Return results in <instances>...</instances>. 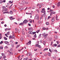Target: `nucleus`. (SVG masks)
Here are the masks:
<instances>
[{"label": "nucleus", "mask_w": 60, "mask_h": 60, "mask_svg": "<svg viewBox=\"0 0 60 60\" xmlns=\"http://www.w3.org/2000/svg\"><path fill=\"white\" fill-rule=\"evenodd\" d=\"M10 51H12V48H11L10 49Z\"/></svg>", "instance_id": "nucleus-49"}, {"label": "nucleus", "mask_w": 60, "mask_h": 60, "mask_svg": "<svg viewBox=\"0 0 60 60\" xmlns=\"http://www.w3.org/2000/svg\"><path fill=\"white\" fill-rule=\"evenodd\" d=\"M2 55V56H5V54L3 53L1 54Z\"/></svg>", "instance_id": "nucleus-15"}, {"label": "nucleus", "mask_w": 60, "mask_h": 60, "mask_svg": "<svg viewBox=\"0 0 60 60\" xmlns=\"http://www.w3.org/2000/svg\"><path fill=\"white\" fill-rule=\"evenodd\" d=\"M10 19L11 20H13V19H15V18H12V16L10 17Z\"/></svg>", "instance_id": "nucleus-7"}, {"label": "nucleus", "mask_w": 60, "mask_h": 60, "mask_svg": "<svg viewBox=\"0 0 60 60\" xmlns=\"http://www.w3.org/2000/svg\"><path fill=\"white\" fill-rule=\"evenodd\" d=\"M57 44H55L54 45V46L55 47H56L57 46Z\"/></svg>", "instance_id": "nucleus-48"}, {"label": "nucleus", "mask_w": 60, "mask_h": 60, "mask_svg": "<svg viewBox=\"0 0 60 60\" xmlns=\"http://www.w3.org/2000/svg\"><path fill=\"white\" fill-rule=\"evenodd\" d=\"M4 39L5 40H7V39L6 37H4Z\"/></svg>", "instance_id": "nucleus-37"}, {"label": "nucleus", "mask_w": 60, "mask_h": 60, "mask_svg": "<svg viewBox=\"0 0 60 60\" xmlns=\"http://www.w3.org/2000/svg\"><path fill=\"white\" fill-rule=\"evenodd\" d=\"M49 56H50V54L49 53H48L47 54Z\"/></svg>", "instance_id": "nucleus-33"}, {"label": "nucleus", "mask_w": 60, "mask_h": 60, "mask_svg": "<svg viewBox=\"0 0 60 60\" xmlns=\"http://www.w3.org/2000/svg\"><path fill=\"white\" fill-rule=\"evenodd\" d=\"M28 3H29V2H27L26 1L25 2V4H28Z\"/></svg>", "instance_id": "nucleus-38"}, {"label": "nucleus", "mask_w": 60, "mask_h": 60, "mask_svg": "<svg viewBox=\"0 0 60 60\" xmlns=\"http://www.w3.org/2000/svg\"><path fill=\"white\" fill-rule=\"evenodd\" d=\"M33 34H36V32H33Z\"/></svg>", "instance_id": "nucleus-50"}, {"label": "nucleus", "mask_w": 60, "mask_h": 60, "mask_svg": "<svg viewBox=\"0 0 60 60\" xmlns=\"http://www.w3.org/2000/svg\"><path fill=\"white\" fill-rule=\"evenodd\" d=\"M36 37H37L36 34H35L34 35V37H35V38H36Z\"/></svg>", "instance_id": "nucleus-34"}, {"label": "nucleus", "mask_w": 60, "mask_h": 60, "mask_svg": "<svg viewBox=\"0 0 60 60\" xmlns=\"http://www.w3.org/2000/svg\"><path fill=\"white\" fill-rule=\"evenodd\" d=\"M29 30L30 31H32V28H29Z\"/></svg>", "instance_id": "nucleus-20"}, {"label": "nucleus", "mask_w": 60, "mask_h": 60, "mask_svg": "<svg viewBox=\"0 0 60 60\" xmlns=\"http://www.w3.org/2000/svg\"><path fill=\"white\" fill-rule=\"evenodd\" d=\"M34 51H37V49H34Z\"/></svg>", "instance_id": "nucleus-60"}, {"label": "nucleus", "mask_w": 60, "mask_h": 60, "mask_svg": "<svg viewBox=\"0 0 60 60\" xmlns=\"http://www.w3.org/2000/svg\"><path fill=\"white\" fill-rule=\"evenodd\" d=\"M38 47L40 49H41V46L39 45H38Z\"/></svg>", "instance_id": "nucleus-19"}, {"label": "nucleus", "mask_w": 60, "mask_h": 60, "mask_svg": "<svg viewBox=\"0 0 60 60\" xmlns=\"http://www.w3.org/2000/svg\"><path fill=\"white\" fill-rule=\"evenodd\" d=\"M39 44H36L35 45V47H38V46H39Z\"/></svg>", "instance_id": "nucleus-16"}, {"label": "nucleus", "mask_w": 60, "mask_h": 60, "mask_svg": "<svg viewBox=\"0 0 60 60\" xmlns=\"http://www.w3.org/2000/svg\"><path fill=\"white\" fill-rule=\"evenodd\" d=\"M31 43V41H29L28 42V43H26V45H30Z\"/></svg>", "instance_id": "nucleus-4"}, {"label": "nucleus", "mask_w": 60, "mask_h": 60, "mask_svg": "<svg viewBox=\"0 0 60 60\" xmlns=\"http://www.w3.org/2000/svg\"><path fill=\"white\" fill-rule=\"evenodd\" d=\"M0 49H3V46H1L0 47Z\"/></svg>", "instance_id": "nucleus-21"}, {"label": "nucleus", "mask_w": 60, "mask_h": 60, "mask_svg": "<svg viewBox=\"0 0 60 60\" xmlns=\"http://www.w3.org/2000/svg\"><path fill=\"white\" fill-rule=\"evenodd\" d=\"M23 23L24 24H26L27 22H28V21L26 20H25L23 22Z\"/></svg>", "instance_id": "nucleus-3"}, {"label": "nucleus", "mask_w": 60, "mask_h": 60, "mask_svg": "<svg viewBox=\"0 0 60 60\" xmlns=\"http://www.w3.org/2000/svg\"><path fill=\"white\" fill-rule=\"evenodd\" d=\"M19 45H18L17 46V47H16L17 49V48H18V47H19Z\"/></svg>", "instance_id": "nucleus-54"}, {"label": "nucleus", "mask_w": 60, "mask_h": 60, "mask_svg": "<svg viewBox=\"0 0 60 60\" xmlns=\"http://www.w3.org/2000/svg\"><path fill=\"white\" fill-rule=\"evenodd\" d=\"M38 23L40 24V23H41V21H39L38 22Z\"/></svg>", "instance_id": "nucleus-47"}, {"label": "nucleus", "mask_w": 60, "mask_h": 60, "mask_svg": "<svg viewBox=\"0 0 60 60\" xmlns=\"http://www.w3.org/2000/svg\"><path fill=\"white\" fill-rule=\"evenodd\" d=\"M3 43V41H1L0 43V44H2Z\"/></svg>", "instance_id": "nucleus-43"}, {"label": "nucleus", "mask_w": 60, "mask_h": 60, "mask_svg": "<svg viewBox=\"0 0 60 60\" xmlns=\"http://www.w3.org/2000/svg\"><path fill=\"white\" fill-rule=\"evenodd\" d=\"M13 10L14 12H16V10H15V9H13Z\"/></svg>", "instance_id": "nucleus-39"}, {"label": "nucleus", "mask_w": 60, "mask_h": 60, "mask_svg": "<svg viewBox=\"0 0 60 60\" xmlns=\"http://www.w3.org/2000/svg\"><path fill=\"white\" fill-rule=\"evenodd\" d=\"M22 3H24V4H25V1H24V0H22Z\"/></svg>", "instance_id": "nucleus-41"}, {"label": "nucleus", "mask_w": 60, "mask_h": 60, "mask_svg": "<svg viewBox=\"0 0 60 60\" xmlns=\"http://www.w3.org/2000/svg\"><path fill=\"white\" fill-rule=\"evenodd\" d=\"M57 47H60V44L59 45L57 46Z\"/></svg>", "instance_id": "nucleus-53"}, {"label": "nucleus", "mask_w": 60, "mask_h": 60, "mask_svg": "<svg viewBox=\"0 0 60 60\" xmlns=\"http://www.w3.org/2000/svg\"><path fill=\"white\" fill-rule=\"evenodd\" d=\"M28 59V57L27 58H24L23 59V60H27V59Z\"/></svg>", "instance_id": "nucleus-22"}, {"label": "nucleus", "mask_w": 60, "mask_h": 60, "mask_svg": "<svg viewBox=\"0 0 60 60\" xmlns=\"http://www.w3.org/2000/svg\"><path fill=\"white\" fill-rule=\"evenodd\" d=\"M43 30H46V28L44 27L43 28Z\"/></svg>", "instance_id": "nucleus-51"}, {"label": "nucleus", "mask_w": 60, "mask_h": 60, "mask_svg": "<svg viewBox=\"0 0 60 60\" xmlns=\"http://www.w3.org/2000/svg\"><path fill=\"white\" fill-rule=\"evenodd\" d=\"M6 7H5L3 6L2 7V9L3 10H4L5 9Z\"/></svg>", "instance_id": "nucleus-12"}, {"label": "nucleus", "mask_w": 60, "mask_h": 60, "mask_svg": "<svg viewBox=\"0 0 60 60\" xmlns=\"http://www.w3.org/2000/svg\"><path fill=\"white\" fill-rule=\"evenodd\" d=\"M41 34H40L38 38H40L41 37Z\"/></svg>", "instance_id": "nucleus-27"}, {"label": "nucleus", "mask_w": 60, "mask_h": 60, "mask_svg": "<svg viewBox=\"0 0 60 60\" xmlns=\"http://www.w3.org/2000/svg\"><path fill=\"white\" fill-rule=\"evenodd\" d=\"M30 34H33V32L31 31V32H30Z\"/></svg>", "instance_id": "nucleus-55"}, {"label": "nucleus", "mask_w": 60, "mask_h": 60, "mask_svg": "<svg viewBox=\"0 0 60 60\" xmlns=\"http://www.w3.org/2000/svg\"><path fill=\"white\" fill-rule=\"evenodd\" d=\"M55 38H56V39H57V38H58V36L56 35L55 37Z\"/></svg>", "instance_id": "nucleus-17"}, {"label": "nucleus", "mask_w": 60, "mask_h": 60, "mask_svg": "<svg viewBox=\"0 0 60 60\" xmlns=\"http://www.w3.org/2000/svg\"><path fill=\"white\" fill-rule=\"evenodd\" d=\"M9 52L10 53V54H11L12 55H13V53H12V52H11L10 51Z\"/></svg>", "instance_id": "nucleus-30"}, {"label": "nucleus", "mask_w": 60, "mask_h": 60, "mask_svg": "<svg viewBox=\"0 0 60 60\" xmlns=\"http://www.w3.org/2000/svg\"><path fill=\"white\" fill-rule=\"evenodd\" d=\"M3 2V0H0V4H2Z\"/></svg>", "instance_id": "nucleus-24"}, {"label": "nucleus", "mask_w": 60, "mask_h": 60, "mask_svg": "<svg viewBox=\"0 0 60 60\" xmlns=\"http://www.w3.org/2000/svg\"><path fill=\"white\" fill-rule=\"evenodd\" d=\"M5 0H3V2L4 3H5Z\"/></svg>", "instance_id": "nucleus-58"}, {"label": "nucleus", "mask_w": 60, "mask_h": 60, "mask_svg": "<svg viewBox=\"0 0 60 60\" xmlns=\"http://www.w3.org/2000/svg\"><path fill=\"white\" fill-rule=\"evenodd\" d=\"M39 6V7L40 8H41V5H40Z\"/></svg>", "instance_id": "nucleus-63"}, {"label": "nucleus", "mask_w": 60, "mask_h": 60, "mask_svg": "<svg viewBox=\"0 0 60 60\" xmlns=\"http://www.w3.org/2000/svg\"><path fill=\"white\" fill-rule=\"evenodd\" d=\"M26 52L27 53L26 56H30V55H31V53L29 52H27L26 51Z\"/></svg>", "instance_id": "nucleus-5"}, {"label": "nucleus", "mask_w": 60, "mask_h": 60, "mask_svg": "<svg viewBox=\"0 0 60 60\" xmlns=\"http://www.w3.org/2000/svg\"><path fill=\"white\" fill-rule=\"evenodd\" d=\"M19 3H20V4H22L23 5V4L22 3H20V2H19Z\"/></svg>", "instance_id": "nucleus-56"}, {"label": "nucleus", "mask_w": 60, "mask_h": 60, "mask_svg": "<svg viewBox=\"0 0 60 60\" xmlns=\"http://www.w3.org/2000/svg\"><path fill=\"white\" fill-rule=\"evenodd\" d=\"M52 14H55V13H56V12L54 11H52Z\"/></svg>", "instance_id": "nucleus-29"}, {"label": "nucleus", "mask_w": 60, "mask_h": 60, "mask_svg": "<svg viewBox=\"0 0 60 60\" xmlns=\"http://www.w3.org/2000/svg\"><path fill=\"white\" fill-rule=\"evenodd\" d=\"M10 31H9L7 33V35H9V34H10Z\"/></svg>", "instance_id": "nucleus-25"}, {"label": "nucleus", "mask_w": 60, "mask_h": 60, "mask_svg": "<svg viewBox=\"0 0 60 60\" xmlns=\"http://www.w3.org/2000/svg\"><path fill=\"white\" fill-rule=\"evenodd\" d=\"M54 19V17H53L52 18V19L51 20V21L52 22H54V21H55Z\"/></svg>", "instance_id": "nucleus-6"}, {"label": "nucleus", "mask_w": 60, "mask_h": 60, "mask_svg": "<svg viewBox=\"0 0 60 60\" xmlns=\"http://www.w3.org/2000/svg\"><path fill=\"white\" fill-rule=\"evenodd\" d=\"M1 34H0V39H2V37H1Z\"/></svg>", "instance_id": "nucleus-40"}, {"label": "nucleus", "mask_w": 60, "mask_h": 60, "mask_svg": "<svg viewBox=\"0 0 60 60\" xmlns=\"http://www.w3.org/2000/svg\"><path fill=\"white\" fill-rule=\"evenodd\" d=\"M5 35L6 36V37H8V36H7V34H5Z\"/></svg>", "instance_id": "nucleus-57"}, {"label": "nucleus", "mask_w": 60, "mask_h": 60, "mask_svg": "<svg viewBox=\"0 0 60 60\" xmlns=\"http://www.w3.org/2000/svg\"><path fill=\"white\" fill-rule=\"evenodd\" d=\"M18 34H19L20 33V30L18 29Z\"/></svg>", "instance_id": "nucleus-13"}, {"label": "nucleus", "mask_w": 60, "mask_h": 60, "mask_svg": "<svg viewBox=\"0 0 60 60\" xmlns=\"http://www.w3.org/2000/svg\"><path fill=\"white\" fill-rule=\"evenodd\" d=\"M9 39H10L11 38H12V39H13L12 38V36H9Z\"/></svg>", "instance_id": "nucleus-26"}, {"label": "nucleus", "mask_w": 60, "mask_h": 60, "mask_svg": "<svg viewBox=\"0 0 60 60\" xmlns=\"http://www.w3.org/2000/svg\"><path fill=\"white\" fill-rule=\"evenodd\" d=\"M40 30H37L36 31V33H39V32H40Z\"/></svg>", "instance_id": "nucleus-18"}, {"label": "nucleus", "mask_w": 60, "mask_h": 60, "mask_svg": "<svg viewBox=\"0 0 60 60\" xmlns=\"http://www.w3.org/2000/svg\"><path fill=\"white\" fill-rule=\"evenodd\" d=\"M5 49H7L8 48V46H6L5 47Z\"/></svg>", "instance_id": "nucleus-45"}, {"label": "nucleus", "mask_w": 60, "mask_h": 60, "mask_svg": "<svg viewBox=\"0 0 60 60\" xmlns=\"http://www.w3.org/2000/svg\"><path fill=\"white\" fill-rule=\"evenodd\" d=\"M39 15L37 14L36 15L35 17V19H37L38 20L39 19Z\"/></svg>", "instance_id": "nucleus-2"}, {"label": "nucleus", "mask_w": 60, "mask_h": 60, "mask_svg": "<svg viewBox=\"0 0 60 60\" xmlns=\"http://www.w3.org/2000/svg\"><path fill=\"white\" fill-rule=\"evenodd\" d=\"M28 25L29 26H31V24L29 23H28Z\"/></svg>", "instance_id": "nucleus-64"}, {"label": "nucleus", "mask_w": 60, "mask_h": 60, "mask_svg": "<svg viewBox=\"0 0 60 60\" xmlns=\"http://www.w3.org/2000/svg\"><path fill=\"white\" fill-rule=\"evenodd\" d=\"M43 16L44 17H46V14L45 13H44V14Z\"/></svg>", "instance_id": "nucleus-32"}, {"label": "nucleus", "mask_w": 60, "mask_h": 60, "mask_svg": "<svg viewBox=\"0 0 60 60\" xmlns=\"http://www.w3.org/2000/svg\"><path fill=\"white\" fill-rule=\"evenodd\" d=\"M56 42L57 43V44H58L59 43V41H57Z\"/></svg>", "instance_id": "nucleus-59"}, {"label": "nucleus", "mask_w": 60, "mask_h": 60, "mask_svg": "<svg viewBox=\"0 0 60 60\" xmlns=\"http://www.w3.org/2000/svg\"><path fill=\"white\" fill-rule=\"evenodd\" d=\"M22 33L23 35H25V32H24V30L22 29Z\"/></svg>", "instance_id": "nucleus-9"}, {"label": "nucleus", "mask_w": 60, "mask_h": 60, "mask_svg": "<svg viewBox=\"0 0 60 60\" xmlns=\"http://www.w3.org/2000/svg\"><path fill=\"white\" fill-rule=\"evenodd\" d=\"M3 58H4V59H5L6 58V56H4L3 57Z\"/></svg>", "instance_id": "nucleus-28"}, {"label": "nucleus", "mask_w": 60, "mask_h": 60, "mask_svg": "<svg viewBox=\"0 0 60 60\" xmlns=\"http://www.w3.org/2000/svg\"><path fill=\"white\" fill-rule=\"evenodd\" d=\"M5 43L6 44H7V45L9 44V42L7 41H5Z\"/></svg>", "instance_id": "nucleus-8"}, {"label": "nucleus", "mask_w": 60, "mask_h": 60, "mask_svg": "<svg viewBox=\"0 0 60 60\" xmlns=\"http://www.w3.org/2000/svg\"><path fill=\"white\" fill-rule=\"evenodd\" d=\"M46 24L47 25H49V23L48 22H46Z\"/></svg>", "instance_id": "nucleus-42"}, {"label": "nucleus", "mask_w": 60, "mask_h": 60, "mask_svg": "<svg viewBox=\"0 0 60 60\" xmlns=\"http://www.w3.org/2000/svg\"><path fill=\"white\" fill-rule=\"evenodd\" d=\"M32 57L33 55H32V54H31L30 56V57H31V58H32Z\"/></svg>", "instance_id": "nucleus-46"}, {"label": "nucleus", "mask_w": 60, "mask_h": 60, "mask_svg": "<svg viewBox=\"0 0 60 60\" xmlns=\"http://www.w3.org/2000/svg\"><path fill=\"white\" fill-rule=\"evenodd\" d=\"M10 14L11 15H12L13 14V12H12V11H10Z\"/></svg>", "instance_id": "nucleus-10"}, {"label": "nucleus", "mask_w": 60, "mask_h": 60, "mask_svg": "<svg viewBox=\"0 0 60 60\" xmlns=\"http://www.w3.org/2000/svg\"><path fill=\"white\" fill-rule=\"evenodd\" d=\"M48 49V48H45V49L43 50L44 51H46V50H47Z\"/></svg>", "instance_id": "nucleus-14"}, {"label": "nucleus", "mask_w": 60, "mask_h": 60, "mask_svg": "<svg viewBox=\"0 0 60 60\" xmlns=\"http://www.w3.org/2000/svg\"><path fill=\"white\" fill-rule=\"evenodd\" d=\"M4 11H8L7 9H6L4 10Z\"/></svg>", "instance_id": "nucleus-44"}, {"label": "nucleus", "mask_w": 60, "mask_h": 60, "mask_svg": "<svg viewBox=\"0 0 60 60\" xmlns=\"http://www.w3.org/2000/svg\"><path fill=\"white\" fill-rule=\"evenodd\" d=\"M42 35L44 39H46L47 36L48 35V34H46V33H45L42 34Z\"/></svg>", "instance_id": "nucleus-1"}, {"label": "nucleus", "mask_w": 60, "mask_h": 60, "mask_svg": "<svg viewBox=\"0 0 60 60\" xmlns=\"http://www.w3.org/2000/svg\"><path fill=\"white\" fill-rule=\"evenodd\" d=\"M19 25H23V23L22 22L21 23H19Z\"/></svg>", "instance_id": "nucleus-23"}, {"label": "nucleus", "mask_w": 60, "mask_h": 60, "mask_svg": "<svg viewBox=\"0 0 60 60\" xmlns=\"http://www.w3.org/2000/svg\"><path fill=\"white\" fill-rule=\"evenodd\" d=\"M21 41H22V40H23V38H21Z\"/></svg>", "instance_id": "nucleus-52"}, {"label": "nucleus", "mask_w": 60, "mask_h": 60, "mask_svg": "<svg viewBox=\"0 0 60 60\" xmlns=\"http://www.w3.org/2000/svg\"><path fill=\"white\" fill-rule=\"evenodd\" d=\"M60 6V2H58V3L57 6Z\"/></svg>", "instance_id": "nucleus-11"}, {"label": "nucleus", "mask_w": 60, "mask_h": 60, "mask_svg": "<svg viewBox=\"0 0 60 60\" xmlns=\"http://www.w3.org/2000/svg\"><path fill=\"white\" fill-rule=\"evenodd\" d=\"M8 28H7L5 29V31H7V30H8Z\"/></svg>", "instance_id": "nucleus-62"}, {"label": "nucleus", "mask_w": 60, "mask_h": 60, "mask_svg": "<svg viewBox=\"0 0 60 60\" xmlns=\"http://www.w3.org/2000/svg\"><path fill=\"white\" fill-rule=\"evenodd\" d=\"M50 18H51V17H50V16H49L48 17V19H49Z\"/></svg>", "instance_id": "nucleus-61"}, {"label": "nucleus", "mask_w": 60, "mask_h": 60, "mask_svg": "<svg viewBox=\"0 0 60 60\" xmlns=\"http://www.w3.org/2000/svg\"><path fill=\"white\" fill-rule=\"evenodd\" d=\"M54 52H55L56 53H57V50H54Z\"/></svg>", "instance_id": "nucleus-35"}, {"label": "nucleus", "mask_w": 60, "mask_h": 60, "mask_svg": "<svg viewBox=\"0 0 60 60\" xmlns=\"http://www.w3.org/2000/svg\"><path fill=\"white\" fill-rule=\"evenodd\" d=\"M12 37H13V38L14 39H15V36H12Z\"/></svg>", "instance_id": "nucleus-36"}, {"label": "nucleus", "mask_w": 60, "mask_h": 60, "mask_svg": "<svg viewBox=\"0 0 60 60\" xmlns=\"http://www.w3.org/2000/svg\"><path fill=\"white\" fill-rule=\"evenodd\" d=\"M9 3H11V4H12V3H13V1H12L11 2V1H9Z\"/></svg>", "instance_id": "nucleus-31"}]
</instances>
